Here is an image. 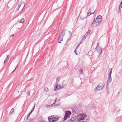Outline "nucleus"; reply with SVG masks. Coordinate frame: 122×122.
I'll return each mask as SVG.
<instances>
[{"label":"nucleus","instance_id":"obj_5","mask_svg":"<svg viewBox=\"0 0 122 122\" xmlns=\"http://www.w3.org/2000/svg\"><path fill=\"white\" fill-rule=\"evenodd\" d=\"M112 69L111 68H110L109 69L110 72L108 73V76L107 82V86H108L109 83H111L112 81V79L111 77V75L112 72Z\"/></svg>","mask_w":122,"mask_h":122},{"label":"nucleus","instance_id":"obj_11","mask_svg":"<svg viewBox=\"0 0 122 122\" xmlns=\"http://www.w3.org/2000/svg\"><path fill=\"white\" fill-rule=\"evenodd\" d=\"M14 111V108H12L10 111L9 113V115H11L12 114Z\"/></svg>","mask_w":122,"mask_h":122},{"label":"nucleus","instance_id":"obj_6","mask_svg":"<svg viewBox=\"0 0 122 122\" xmlns=\"http://www.w3.org/2000/svg\"><path fill=\"white\" fill-rule=\"evenodd\" d=\"M71 114V112L70 111H66V112L65 115L64 116V121L67 119L69 117Z\"/></svg>","mask_w":122,"mask_h":122},{"label":"nucleus","instance_id":"obj_32","mask_svg":"<svg viewBox=\"0 0 122 122\" xmlns=\"http://www.w3.org/2000/svg\"><path fill=\"white\" fill-rule=\"evenodd\" d=\"M15 70H14L13 71H12V73Z\"/></svg>","mask_w":122,"mask_h":122},{"label":"nucleus","instance_id":"obj_31","mask_svg":"<svg viewBox=\"0 0 122 122\" xmlns=\"http://www.w3.org/2000/svg\"><path fill=\"white\" fill-rule=\"evenodd\" d=\"M18 66V64H17V65L15 67V69L14 70H15L16 69V68L17 67V66Z\"/></svg>","mask_w":122,"mask_h":122},{"label":"nucleus","instance_id":"obj_9","mask_svg":"<svg viewBox=\"0 0 122 122\" xmlns=\"http://www.w3.org/2000/svg\"><path fill=\"white\" fill-rule=\"evenodd\" d=\"M53 119L52 120V122H56L58 120V118L57 117H52Z\"/></svg>","mask_w":122,"mask_h":122},{"label":"nucleus","instance_id":"obj_7","mask_svg":"<svg viewBox=\"0 0 122 122\" xmlns=\"http://www.w3.org/2000/svg\"><path fill=\"white\" fill-rule=\"evenodd\" d=\"M98 45L99 43L97 45L96 50L97 52L99 53V54L98 56H99L102 53V48L100 46H98Z\"/></svg>","mask_w":122,"mask_h":122},{"label":"nucleus","instance_id":"obj_4","mask_svg":"<svg viewBox=\"0 0 122 122\" xmlns=\"http://www.w3.org/2000/svg\"><path fill=\"white\" fill-rule=\"evenodd\" d=\"M104 86L103 83H100L95 88L94 91L95 92H97L102 90Z\"/></svg>","mask_w":122,"mask_h":122},{"label":"nucleus","instance_id":"obj_34","mask_svg":"<svg viewBox=\"0 0 122 122\" xmlns=\"http://www.w3.org/2000/svg\"><path fill=\"white\" fill-rule=\"evenodd\" d=\"M67 40V41H66V42H67V41H68V40Z\"/></svg>","mask_w":122,"mask_h":122},{"label":"nucleus","instance_id":"obj_27","mask_svg":"<svg viewBox=\"0 0 122 122\" xmlns=\"http://www.w3.org/2000/svg\"><path fill=\"white\" fill-rule=\"evenodd\" d=\"M81 44V43H80V44H78V45H77V47H76V49H77V48Z\"/></svg>","mask_w":122,"mask_h":122},{"label":"nucleus","instance_id":"obj_16","mask_svg":"<svg viewBox=\"0 0 122 122\" xmlns=\"http://www.w3.org/2000/svg\"><path fill=\"white\" fill-rule=\"evenodd\" d=\"M24 21V18H23L19 22V23H23Z\"/></svg>","mask_w":122,"mask_h":122},{"label":"nucleus","instance_id":"obj_23","mask_svg":"<svg viewBox=\"0 0 122 122\" xmlns=\"http://www.w3.org/2000/svg\"><path fill=\"white\" fill-rule=\"evenodd\" d=\"M68 32H69V35H70V36H71V35H72V34H71V32L70 31H68Z\"/></svg>","mask_w":122,"mask_h":122},{"label":"nucleus","instance_id":"obj_22","mask_svg":"<svg viewBox=\"0 0 122 122\" xmlns=\"http://www.w3.org/2000/svg\"><path fill=\"white\" fill-rule=\"evenodd\" d=\"M21 6L20 5H19L18 7V9H17L16 11H17L20 8V7Z\"/></svg>","mask_w":122,"mask_h":122},{"label":"nucleus","instance_id":"obj_15","mask_svg":"<svg viewBox=\"0 0 122 122\" xmlns=\"http://www.w3.org/2000/svg\"><path fill=\"white\" fill-rule=\"evenodd\" d=\"M79 71L80 73H81V74H83V71L82 70V68H81L80 69V70Z\"/></svg>","mask_w":122,"mask_h":122},{"label":"nucleus","instance_id":"obj_26","mask_svg":"<svg viewBox=\"0 0 122 122\" xmlns=\"http://www.w3.org/2000/svg\"><path fill=\"white\" fill-rule=\"evenodd\" d=\"M76 49H75V50L74 51V52L76 54V55H77L78 54L77 53H76Z\"/></svg>","mask_w":122,"mask_h":122},{"label":"nucleus","instance_id":"obj_14","mask_svg":"<svg viewBox=\"0 0 122 122\" xmlns=\"http://www.w3.org/2000/svg\"><path fill=\"white\" fill-rule=\"evenodd\" d=\"M90 30H88L87 32H86L85 34V35L86 36H87L88 34H89L90 32Z\"/></svg>","mask_w":122,"mask_h":122},{"label":"nucleus","instance_id":"obj_2","mask_svg":"<svg viewBox=\"0 0 122 122\" xmlns=\"http://www.w3.org/2000/svg\"><path fill=\"white\" fill-rule=\"evenodd\" d=\"M66 30L65 29H63L62 31L61 32L59 37L58 38V42L60 43H61V41H63V36H64L65 31Z\"/></svg>","mask_w":122,"mask_h":122},{"label":"nucleus","instance_id":"obj_30","mask_svg":"<svg viewBox=\"0 0 122 122\" xmlns=\"http://www.w3.org/2000/svg\"><path fill=\"white\" fill-rule=\"evenodd\" d=\"M14 36V34H13L12 35L10 36V37H13Z\"/></svg>","mask_w":122,"mask_h":122},{"label":"nucleus","instance_id":"obj_28","mask_svg":"<svg viewBox=\"0 0 122 122\" xmlns=\"http://www.w3.org/2000/svg\"><path fill=\"white\" fill-rule=\"evenodd\" d=\"M6 56H7V58H7V59H8L9 57V55H7Z\"/></svg>","mask_w":122,"mask_h":122},{"label":"nucleus","instance_id":"obj_24","mask_svg":"<svg viewBox=\"0 0 122 122\" xmlns=\"http://www.w3.org/2000/svg\"><path fill=\"white\" fill-rule=\"evenodd\" d=\"M8 60V59L6 58V59H5V60L4 61V63H5V62H6Z\"/></svg>","mask_w":122,"mask_h":122},{"label":"nucleus","instance_id":"obj_8","mask_svg":"<svg viewBox=\"0 0 122 122\" xmlns=\"http://www.w3.org/2000/svg\"><path fill=\"white\" fill-rule=\"evenodd\" d=\"M91 9H89V11L87 13V16H89L93 14L95 12V11H94L93 13H91Z\"/></svg>","mask_w":122,"mask_h":122},{"label":"nucleus","instance_id":"obj_19","mask_svg":"<svg viewBox=\"0 0 122 122\" xmlns=\"http://www.w3.org/2000/svg\"><path fill=\"white\" fill-rule=\"evenodd\" d=\"M86 36L85 35H84V36H83V37L82 38V40L83 41L85 39V38H86Z\"/></svg>","mask_w":122,"mask_h":122},{"label":"nucleus","instance_id":"obj_33","mask_svg":"<svg viewBox=\"0 0 122 122\" xmlns=\"http://www.w3.org/2000/svg\"><path fill=\"white\" fill-rule=\"evenodd\" d=\"M30 121H31L32 120V119H30Z\"/></svg>","mask_w":122,"mask_h":122},{"label":"nucleus","instance_id":"obj_1","mask_svg":"<svg viewBox=\"0 0 122 122\" xmlns=\"http://www.w3.org/2000/svg\"><path fill=\"white\" fill-rule=\"evenodd\" d=\"M102 20V16L98 15L91 24V26L92 27H94L99 25L101 23Z\"/></svg>","mask_w":122,"mask_h":122},{"label":"nucleus","instance_id":"obj_21","mask_svg":"<svg viewBox=\"0 0 122 122\" xmlns=\"http://www.w3.org/2000/svg\"><path fill=\"white\" fill-rule=\"evenodd\" d=\"M27 95L28 96H29L30 95V92L29 91H27Z\"/></svg>","mask_w":122,"mask_h":122},{"label":"nucleus","instance_id":"obj_10","mask_svg":"<svg viewBox=\"0 0 122 122\" xmlns=\"http://www.w3.org/2000/svg\"><path fill=\"white\" fill-rule=\"evenodd\" d=\"M57 86H56V88L54 89V90L55 91H56L57 90H58L59 89H60V88H61L60 86L59 85H57Z\"/></svg>","mask_w":122,"mask_h":122},{"label":"nucleus","instance_id":"obj_29","mask_svg":"<svg viewBox=\"0 0 122 122\" xmlns=\"http://www.w3.org/2000/svg\"><path fill=\"white\" fill-rule=\"evenodd\" d=\"M33 112L32 111H31L29 113V115H30L31 114L32 112Z\"/></svg>","mask_w":122,"mask_h":122},{"label":"nucleus","instance_id":"obj_18","mask_svg":"<svg viewBox=\"0 0 122 122\" xmlns=\"http://www.w3.org/2000/svg\"><path fill=\"white\" fill-rule=\"evenodd\" d=\"M50 117H48V119L49 120V122H52V120L53 119L52 118H49Z\"/></svg>","mask_w":122,"mask_h":122},{"label":"nucleus","instance_id":"obj_17","mask_svg":"<svg viewBox=\"0 0 122 122\" xmlns=\"http://www.w3.org/2000/svg\"><path fill=\"white\" fill-rule=\"evenodd\" d=\"M44 90L46 92H48L49 91V89L48 88L46 87L44 89Z\"/></svg>","mask_w":122,"mask_h":122},{"label":"nucleus","instance_id":"obj_20","mask_svg":"<svg viewBox=\"0 0 122 122\" xmlns=\"http://www.w3.org/2000/svg\"><path fill=\"white\" fill-rule=\"evenodd\" d=\"M35 105H34V106L33 107H32V109H31V111L33 112L34 111V110L35 109Z\"/></svg>","mask_w":122,"mask_h":122},{"label":"nucleus","instance_id":"obj_12","mask_svg":"<svg viewBox=\"0 0 122 122\" xmlns=\"http://www.w3.org/2000/svg\"><path fill=\"white\" fill-rule=\"evenodd\" d=\"M60 77L59 78L58 77L57 79H56V85H57L58 84V82L59 81V80L60 79Z\"/></svg>","mask_w":122,"mask_h":122},{"label":"nucleus","instance_id":"obj_25","mask_svg":"<svg viewBox=\"0 0 122 122\" xmlns=\"http://www.w3.org/2000/svg\"><path fill=\"white\" fill-rule=\"evenodd\" d=\"M30 116V115H29V114L28 115H27V118H26V120H27L28 118Z\"/></svg>","mask_w":122,"mask_h":122},{"label":"nucleus","instance_id":"obj_13","mask_svg":"<svg viewBox=\"0 0 122 122\" xmlns=\"http://www.w3.org/2000/svg\"><path fill=\"white\" fill-rule=\"evenodd\" d=\"M122 3L121 2L120 4L119 7V11H121V9L122 8Z\"/></svg>","mask_w":122,"mask_h":122},{"label":"nucleus","instance_id":"obj_3","mask_svg":"<svg viewBox=\"0 0 122 122\" xmlns=\"http://www.w3.org/2000/svg\"><path fill=\"white\" fill-rule=\"evenodd\" d=\"M87 115L85 114H80L77 115L76 117L77 120L78 121L82 120L86 118Z\"/></svg>","mask_w":122,"mask_h":122}]
</instances>
